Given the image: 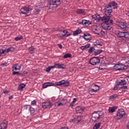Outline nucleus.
Returning <instances> with one entry per match:
<instances>
[{"mask_svg": "<svg viewBox=\"0 0 129 129\" xmlns=\"http://www.w3.org/2000/svg\"><path fill=\"white\" fill-rule=\"evenodd\" d=\"M12 70L13 71H16V70H21V67L20 66H19V64H16L15 65H14V67H12Z\"/></svg>", "mask_w": 129, "mask_h": 129, "instance_id": "29", "label": "nucleus"}, {"mask_svg": "<svg viewBox=\"0 0 129 129\" xmlns=\"http://www.w3.org/2000/svg\"><path fill=\"white\" fill-rule=\"evenodd\" d=\"M102 27L104 30L105 31H109L111 30L112 26L110 25V23L107 22V23H103L101 24Z\"/></svg>", "mask_w": 129, "mask_h": 129, "instance_id": "7", "label": "nucleus"}, {"mask_svg": "<svg viewBox=\"0 0 129 129\" xmlns=\"http://www.w3.org/2000/svg\"><path fill=\"white\" fill-rule=\"evenodd\" d=\"M102 52V50L97 49L94 51L93 54L94 55V56H97V55H99Z\"/></svg>", "mask_w": 129, "mask_h": 129, "instance_id": "32", "label": "nucleus"}, {"mask_svg": "<svg viewBox=\"0 0 129 129\" xmlns=\"http://www.w3.org/2000/svg\"><path fill=\"white\" fill-rule=\"evenodd\" d=\"M126 84V81L125 80L123 79L121 80L120 81L117 83V85H125Z\"/></svg>", "mask_w": 129, "mask_h": 129, "instance_id": "30", "label": "nucleus"}, {"mask_svg": "<svg viewBox=\"0 0 129 129\" xmlns=\"http://www.w3.org/2000/svg\"><path fill=\"white\" fill-rule=\"evenodd\" d=\"M97 17V15H93L92 16V18L93 19H95V18H96Z\"/></svg>", "mask_w": 129, "mask_h": 129, "instance_id": "61", "label": "nucleus"}, {"mask_svg": "<svg viewBox=\"0 0 129 129\" xmlns=\"http://www.w3.org/2000/svg\"><path fill=\"white\" fill-rule=\"evenodd\" d=\"M29 111H30L31 114H34L35 113V109L34 108L30 107L29 109Z\"/></svg>", "mask_w": 129, "mask_h": 129, "instance_id": "41", "label": "nucleus"}, {"mask_svg": "<svg viewBox=\"0 0 129 129\" xmlns=\"http://www.w3.org/2000/svg\"><path fill=\"white\" fill-rule=\"evenodd\" d=\"M110 19V17L103 16L102 17L101 21L104 22V23H109Z\"/></svg>", "mask_w": 129, "mask_h": 129, "instance_id": "21", "label": "nucleus"}, {"mask_svg": "<svg viewBox=\"0 0 129 129\" xmlns=\"http://www.w3.org/2000/svg\"><path fill=\"white\" fill-rule=\"evenodd\" d=\"M44 3H37L36 6L35 7V13L36 15H39L40 12H41V10H42V8H43V5Z\"/></svg>", "mask_w": 129, "mask_h": 129, "instance_id": "6", "label": "nucleus"}, {"mask_svg": "<svg viewBox=\"0 0 129 129\" xmlns=\"http://www.w3.org/2000/svg\"><path fill=\"white\" fill-rule=\"evenodd\" d=\"M103 112L101 111L93 112L90 122H91V123H94V122H96V121H99L101 118H103Z\"/></svg>", "mask_w": 129, "mask_h": 129, "instance_id": "1", "label": "nucleus"}, {"mask_svg": "<svg viewBox=\"0 0 129 129\" xmlns=\"http://www.w3.org/2000/svg\"><path fill=\"white\" fill-rule=\"evenodd\" d=\"M66 34H67V30H61L60 31V37L61 38H63V37H66Z\"/></svg>", "mask_w": 129, "mask_h": 129, "instance_id": "23", "label": "nucleus"}, {"mask_svg": "<svg viewBox=\"0 0 129 129\" xmlns=\"http://www.w3.org/2000/svg\"><path fill=\"white\" fill-rule=\"evenodd\" d=\"M116 25L118 27H119L121 29H126V23L122 22L121 21H118L116 22Z\"/></svg>", "mask_w": 129, "mask_h": 129, "instance_id": "12", "label": "nucleus"}, {"mask_svg": "<svg viewBox=\"0 0 129 129\" xmlns=\"http://www.w3.org/2000/svg\"><path fill=\"white\" fill-rule=\"evenodd\" d=\"M71 33L67 31V33L66 34V37H69V36H71Z\"/></svg>", "mask_w": 129, "mask_h": 129, "instance_id": "55", "label": "nucleus"}, {"mask_svg": "<svg viewBox=\"0 0 129 129\" xmlns=\"http://www.w3.org/2000/svg\"><path fill=\"white\" fill-rule=\"evenodd\" d=\"M71 121L72 122H74V123L75 122L79 123V122L81 121V117L80 116H77L76 117V118L71 119Z\"/></svg>", "mask_w": 129, "mask_h": 129, "instance_id": "14", "label": "nucleus"}, {"mask_svg": "<svg viewBox=\"0 0 129 129\" xmlns=\"http://www.w3.org/2000/svg\"><path fill=\"white\" fill-rule=\"evenodd\" d=\"M100 124L101 123L100 122L97 123L95 124V125L93 126V129H98L99 127H100Z\"/></svg>", "mask_w": 129, "mask_h": 129, "instance_id": "37", "label": "nucleus"}, {"mask_svg": "<svg viewBox=\"0 0 129 129\" xmlns=\"http://www.w3.org/2000/svg\"><path fill=\"white\" fill-rule=\"evenodd\" d=\"M60 129H69L67 126H64L61 127Z\"/></svg>", "mask_w": 129, "mask_h": 129, "instance_id": "63", "label": "nucleus"}, {"mask_svg": "<svg viewBox=\"0 0 129 129\" xmlns=\"http://www.w3.org/2000/svg\"><path fill=\"white\" fill-rule=\"evenodd\" d=\"M94 88L91 89L90 92H97L99 90V86L97 85H94L93 86Z\"/></svg>", "mask_w": 129, "mask_h": 129, "instance_id": "22", "label": "nucleus"}, {"mask_svg": "<svg viewBox=\"0 0 129 129\" xmlns=\"http://www.w3.org/2000/svg\"><path fill=\"white\" fill-rule=\"evenodd\" d=\"M54 85H55V84L53 83L46 82V83H44L42 85V87L43 88H47V87H48V86H54Z\"/></svg>", "mask_w": 129, "mask_h": 129, "instance_id": "17", "label": "nucleus"}, {"mask_svg": "<svg viewBox=\"0 0 129 129\" xmlns=\"http://www.w3.org/2000/svg\"><path fill=\"white\" fill-rule=\"evenodd\" d=\"M74 106V103L73 102H72L70 104V107H73Z\"/></svg>", "mask_w": 129, "mask_h": 129, "instance_id": "54", "label": "nucleus"}, {"mask_svg": "<svg viewBox=\"0 0 129 129\" xmlns=\"http://www.w3.org/2000/svg\"><path fill=\"white\" fill-rule=\"evenodd\" d=\"M60 101H62V105H65L67 103V100L66 99H62Z\"/></svg>", "mask_w": 129, "mask_h": 129, "instance_id": "47", "label": "nucleus"}, {"mask_svg": "<svg viewBox=\"0 0 129 129\" xmlns=\"http://www.w3.org/2000/svg\"><path fill=\"white\" fill-rule=\"evenodd\" d=\"M121 88V89H127V86H123Z\"/></svg>", "mask_w": 129, "mask_h": 129, "instance_id": "58", "label": "nucleus"}, {"mask_svg": "<svg viewBox=\"0 0 129 129\" xmlns=\"http://www.w3.org/2000/svg\"><path fill=\"white\" fill-rule=\"evenodd\" d=\"M102 17H100L99 15H97V19H96V22H99V21H101Z\"/></svg>", "mask_w": 129, "mask_h": 129, "instance_id": "45", "label": "nucleus"}, {"mask_svg": "<svg viewBox=\"0 0 129 129\" xmlns=\"http://www.w3.org/2000/svg\"><path fill=\"white\" fill-rule=\"evenodd\" d=\"M58 46L60 49H62L63 48V46H62V44H58Z\"/></svg>", "mask_w": 129, "mask_h": 129, "instance_id": "60", "label": "nucleus"}, {"mask_svg": "<svg viewBox=\"0 0 129 129\" xmlns=\"http://www.w3.org/2000/svg\"><path fill=\"white\" fill-rule=\"evenodd\" d=\"M22 39H23V36H17L15 37V41H20V40H22Z\"/></svg>", "mask_w": 129, "mask_h": 129, "instance_id": "44", "label": "nucleus"}, {"mask_svg": "<svg viewBox=\"0 0 129 129\" xmlns=\"http://www.w3.org/2000/svg\"><path fill=\"white\" fill-rule=\"evenodd\" d=\"M118 97V95L117 94H114L110 96L109 99L111 100V101H113L115 99V98H117Z\"/></svg>", "mask_w": 129, "mask_h": 129, "instance_id": "33", "label": "nucleus"}, {"mask_svg": "<svg viewBox=\"0 0 129 129\" xmlns=\"http://www.w3.org/2000/svg\"><path fill=\"white\" fill-rule=\"evenodd\" d=\"M21 75V74L19 73V72H15V71H13V75Z\"/></svg>", "mask_w": 129, "mask_h": 129, "instance_id": "48", "label": "nucleus"}, {"mask_svg": "<svg viewBox=\"0 0 129 129\" xmlns=\"http://www.w3.org/2000/svg\"><path fill=\"white\" fill-rule=\"evenodd\" d=\"M53 106V104L49 101H46L42 103L43 108H51Z\"/></svg>", "mask_w": 129, "mask_h": 129, "instance_id": "10", "label": "nucleus"}, {"mask_svg": "<svg viewBox=\"0 0 129 129\" xmlns=\"http://www.w3.org/2000/svg\"><path fill=\"white\" fill-rule=\"evenodd\" d=\"M49 30H50V29H49L48 28H46L45 29H44V31H45V32H49Z\"/></svg>", "mask_w": 129, "mask_h": 129, "instance_id": "64", "label": "nucleus"}, {"mask_svg": "<svg viewBox=\"0 0 129 129\" xmlns=\"http://www.w3.org/2000/svg\"><path fill=\"white\" fill-rule=\"evenodd\" d=\"M77 101V99L76 98H75L73 99V100L72 101L73 103H75Z\"/></svg>", "mask_w": 129, "mask_h": 129, "instance_id": "59", "label": "nucleus"}, {"mask_svg": "<svg viewBox=\"0 0 129 129\" xmlns=\"http://www.w3.org/2000/svg\"><path fill=\"white\" fill-rule=\"evenodd\" d=\"M14 49L13 47H11L9 48H8L7 49H2V52H1V54H7V53H9V52L12 51V49Z\"/></svg>", "mask_w": 129, "mask_h": 129, "instance_id": "28", "label": "nucleus"}, {"mask_svg": "<svg viewBox=\"0 0 129 129\" xmlns=\"http://www.w3.org/2000/svg\"><path fill=\"white\" fill-rule=\"evenodd\" d=\"M111 13H112V9H104V14L107 17H111Z\"/></svg>", "mask_w": 129, "mask_h": 129, "instance_id": "15", "label": "nucleus"}, {"mask_svg": "<svg viewBox=\"0 0 129 129\" xmlns=\"http://www.w3.org/2000/svg\"><path fill=\"white\" fill-rule=\"evenodd\" d=\"M30 107H31V105H26L25 106H24L25 109H28V108L30 109Z\"/></svg>", "mask_w": 129, "mask_h": 129, "instance_id": "49", "label": "nucleus"}, {"mask_svg": "<svg viewBox=\"0 0 129 129\" xmlns=\"http://www.w3.org/2000/svg\"><path fill=\"white\" fill-rule=\"evenodd\" d=\"M63 84V80L57 82L55 83V85H56L57 86H62Z\"/></svg>", "mask_w": 129, "mask_h": 129, "instance_id": "39", "label": "nucleus"}, {"mask_svg": "<svg viewBox=\"0 0 129 129\" xmlns=\"http://www.w3.org/2000/svg\"><path fill=\"white\" fill-rule=\"evenodd\" d=\"M95 51V47L94 46H92L88 50V53H91L92 52H94Z\"/></svg>", "mask_w": 129, "mask_h": 129, "instance_id": "38", "label": "nucleus"}, {"mask_svg": "<svg viewBox=\"0 0 129 129\" xmlns=\"http://www.w3.org/2000/svg\"><path fill=\"white\" fill-rule=\"evenodd\" d=\"M7 62L2 63V64H1V66H2L3 67H6V66H7Z\"/></svg>", "mask_w": 129, "mask_h": 129, "instance_id": "56", "label": "nucleus"}, {"mask_svg": "<svg viewBox=\"0 0 129 129\" xmlns=\"http://www.w3.org/2000/svg\"><path fill=\"white\" fill-rule=\"evenodd\" d=\"M55 106H61V105H63V102L60 101V103L59 102H56L55 104Z\"/></svg>", "mask_w": 129, "mask_h": 129, "instance_id": "43", "label": "nucleus"}, {"mask_svg": "<svg viewBox=\"0 0 129 129\" xmlns=\"http://www.w3.org/2000/svg\"><path fill=\"white\" fill-rule=\"evenodd\" d=\"M84 36V39H85L86 41L89 42V41L91 40V35H90L89 33H85Z\"/></svg>", "mask_w": 129, "mask_h": 129, "instance_id": "18", "label": "nucleus"}, {"mask_svg": "<svg viewBox=\"0 0 129 129\" xmlns=\"http://www.w3.org/2000/svg\"><path fill=\"white\" fill-rule=\"evenodd\" d=\"M4 93H5V94H8L9 93V91L4 90Z\"/></svg>", "mask_w": 129, "mask_h": 129, "instance_id": "62", "label": "nucleus"}, {"mask_svg": "<svg viewBox=\"0 0 129 129\" xmlns=\"http://www.w3.org/2000/svg\"><path fill=\"white\" fill-rule=\"evenodd\" d=\"M76 110L77 111H80V110H81V108L80 107H77L76 108Z\"/></svg>", "mask_w": 129, "mask_h": 129, "instance_id": "53", "label": "nucleus"}, {"mask_svg": "<svg viewBox=\"0 0 129 129\" xmlns=\"http://www.w3.org/2000/svg\"><path fill=\"white\" fill-rule=\"evenodd\" d=\"M70 85V82L68 81L62 80V86L63 87H68Z\"/></svg>", "mask_w": 129, "mask_h": 129, "instance_id": "25", "label": "nucleus"}, {"mask_svg": "<svg viewBox=\"0 0 129 129\" xmlns=\"http://www.w3.org/2000/svg\"><path fill=\"white\" fill-rule=\"evenodd\" d=\"M54 66H55V68H58V69H64L66 67L65 64L60 63H55Z\"/></svg>", "mask_w": 129, "mask_h": 129, "instance_id": "16", "label": "nucleus"}, {"mask_svg": "<svg viewBox=\"0 0 129 129\" xmlns=\"http://www.w3.org/2000/svg\"><path fill=\"white\" fill-rule=\"evenodd\" d=\"M81 50H86V47H85V45L83 46H81Z\"/></svg>", "mask_w": 129, "mask_h": 129, "instance_id": "57", "label": "nucleus"}, {"mask_svg": "<svg viewBox=\"0 0 129 129\" xmlns=\"http://www.w3.org/2000/svg\"><path fill=\"white\" fill-rule=\"evenodd\" d=\"M110 5H111V7H113V9L114 10H116L117 8L118 7V5L117 4L116 2L112 1L110 2Z\"/></svg>", "mask_w": 129, "mask_h": 129, "instance_id": "20", "label": "nucleus"}, {"mask_svg": "<svg viewBox=\"0 0 129 129\" xmlns=\"http://www.w3.org/2000/svg\"><path fill=\"white\" fill-rule=\"evenodd\" d=\"M89 62L91 65H98V64L100 63V59L97 57H94L90 59Z\"/></svg>", "mask_w": 129, "mask_h": 129, "instance_id": "5", "label": "nucleus"}, {"mask_svg": "<svg viewBox=\"0 0 129 129\" xmlns=\"http://www.w3.org/2000/svg\"><path fill=\"white\" fill-rule=\"evenodd\" d=\"M104 10H112V9H111V5H110V2L108 4V5H106L105 7Z\"/></svg>", "mask_w": 129, "mask_h": 129, "instance_id": "40", "label": "nucleus"}, {"mask_svg": "<svg viewBox=\"0 0 129 129\" xmlns=\"http://www.w3.org/2000/svg\"><path fill=\"white\" fill-rule=\"evenodd\" d=\"M82 32V30H81V29H78L73 32V35L77 36V35H79V34H81Z\"/></svg>", "mask_w": 129, "mask_h": 129, "instance_id": "26", "label": "nucleus"}, {"mask_svg": "<svg viewBox=\"0 0 129 129\" xmlns=\"http://www.w3.org/2000/svg\"><path fill=\"white\" fill-rule=\"evenodd\" d=\"M118 86H119V85H117V83L116 85L114 87L113 90H117V89H118Z\"/></svg>", "mask_w": 129, "mask_h": 129, "instance_id": "50", "label": "nucleus"}, {"mask_svg": "<svg viewBox=\"0 0 129 129\" xmlns=\"http://www.w3.org/2000/svg\"><path fill=\"white\" fill-rule=\"evenodd\" d=\"M85 11L83 9H78L76 10V14L77 15H83V14H85Z\"/></svg>", "mask_w": 129, "mask_h": 129, "instance_id": "24", "label": "nucleus"}, {"mask_svg": "<svg viewBox=\"0 0 129 129\" xmlns=\"http://www.w3.org/2000/svg\"><path fill=\"white\" fill-rule=\"evenodd\" d=\"M26 87V85L25 84H20L18 86V90H22L23 88Z\"/></svg>", "mask_w": 129, "mask_h": 129, "instance_id": "36", "label": "nucleus"}, {"mask_svg": "<svg viewBox=\"0 0 129 129\" xmlns=\"http://www.w3.org/2000/svg\"><path fill=\"white\" fill-rule=\"evenodd\" d=\"M27 73H28L26 71H24L22 73L20 74V75L25 76V75H26V74H27Z\"/></svg>", "mask_w": 129, "mask_h": 129, "instance_id": "52", "label": "nucleus"}, {"mask_svg": "<svg viewBox=\"0 0 129 129\" xmlns=\"http://www.w3.org/2000/svg\"><path fill=\"white\" fill-rule=\"evenodd\" d=\"M117 36L119 37V38H129V33L127 32L118 31L117 33Z\"/></svg>", "mask_w": 129, "mask_h": 129, "instance_id": "4", "label": "nucleus"}, {"mask_svg": "<svg viewBox=\"0 0 129 129\" xmlns=\"http://www.w3.org/2000/svg\"><path fill=\"white\" fill-rule=\"evenodd\" d=\"M33 10V7L31 5L29 6L25 7L20 9V14L21 15H25V17L28 16V14H29L30 12Z\"/></svg>", "mask_w": 129, "mask_h": 129, "instance_id": "2", "label": "nucleus"}, {"mask_svg": "<svg viewBox=\"0 0 129 129\" xmlns=\"http://www.w3.org/2000/svg\"><path fill=\"white\" fill-rule=\"evenodd\" d=\"M124 67L125 66L122 63H118L114 65L113 67V69L115 70H118V71H122V70H124Z\"/></svg>", "mask_w": 129, "mask_h": 129, "instance_id": "9", "label": "nucleus"}, {"mask_svg": "<svg viewBox=\"0 0 129 129\" xmlns=\"http://www.w3.org/2000/svg\"><path fill=\"white\" fill-rule=\"evenodd\" d=\"M86 47V49H88V48H90V43H87L85 45Z\"/></svg>", "mask_w": 129, "mask_h": 129, "instance_id": "51", "label": "nucleus"}, {"mask_svg": "<svg viewBox=\"0 0 129 129\" xmlns=\"http://www.w3.org/2000/svg\"><path fill=\"white\" fill-rule=\"evenodd\" d=\"M125 115V112L123 109H120L118 110V112L116 114V117L117 119H121Z\"/></svg>", "mask_w": 129, "mask_h": 129, "instance_id": "8", "label": "nucleus"}, {"mask_svg": "<svg viewBox=\"0 0 129 129\" xmlns=\"http://www.w3.org/2000/svg\"><path fill=\"white\" fill-rule=\"evenodd\" d=\"M55 67L54 66H50L46 69L45 71L47 72V73H49V72L51 71V69H53V68H55Z\"/></svg>", "mask_w": 129, "mask_h": 129, "instance_id": "35", "label": "nucleus"}, {"mask_svg": "<svg viewBox=\"0 0 129 129\" xmlns=\"http://www.w3.org/2000/svg\"><path fill=\"white\" fill-rule=\"evenodd\" d=\"M115 109H116V107H110L108 109V111L109 113H113L115 111Z\"/></svg>", "mask_w": 129, "mask_h": 129, "instance_id": "27", "label": "nucleus"}, {"mask_svg": "<svg viewBox=\"0 0 129 129\" xmlns=\"http://www.w3.org/2000/svg\"><path fill=\"white\" fill-rule=\"evenodd\" d=\"M92 31L97 35H100V33L102 32V30L99 29L96 25L92 26Z\"/></svg>", "mask_w": 129, "mask_h": 129, "instance_id": "11", "label": "nucleus"}, {"mask_svg": "<svg viewBox=\"0 0 129 129\" xmlns=\"http://www.w3.org/2000/svg\"><path fill=\"white\" fill-rule=\"evenodd\" d=\"M94 46H102V42L100 40H97L94 42Z\"/></svg>", "mask_w": 129, "mask_h": 129, "instance_id": "31", "label": "nucleus"}, {"mask_svg": "<svg viewBox=\"0 0 129 129\" xmlns=\"http://www.w3.org/2000/svg\"><path fill=\"white\" fill-rule=\"evenodd\" d=\"M29 50L30 54H34V53H35V50H36V48L33 46H31L29 48Z\"/></svg>", "mask_w": 129, "mask_h": 129, "instance_id": "34", "label": "nucleus"}, {"mask_svg": "<svg viewBox=\"0 0 129 129\" xmlns=\"http://www.w3.org/2000/svg\"><path fill=\"white\" fill-rule=\"evenodd\" d=\"M60 0H49L47 3V8L51 10L53 7V6H56L58 7V5H60Z\"/></svg>", "mask_w": 129, "mask_h": 129, "instance_id": "3", "label": "nucleus"}, {"mask_svg": "<svg viewBox=\"0 0 129 129\" xmlns=\"http://www.w3.org/2000/svg\"><path fill=\"white\" fill-rule=\"evenodd\" d=\"M8 127V122H3L0 123V129H7Z\"/></svg>", "mask_w": 129, "mask_h": 129, "instance_id": "19", "label": "nucleus"}, {"mask_svg": "<svg viewBox=\"0 0 129 129\" xmlns=\"http://www.w3.org/2000/svg\"><path fill=\"white\" fill-rule=\"evenodd\" d=\"M36 103H37V100H34L31 101L32 105H36Z\"/></svg>", "mask_w": 129, "mask_h": 129, "instance_id": "46", "label": "nucleus"}, {"mask_svg": "<svg viewBox=\"0 0 129 129\" xmlns=\"http://www.w3.org/2000/svg\"><path fill=\"white\" fill-rule=\"evenodd\" d=\"M92 22L89 20H83L82 22L79 23V25H83V26H89L91 25Z\"/></svg>", "mask_w": 129, "mask_h": 129, "instance_id": "13", "label": "nucleus"}, {"mask_svg": "<svg viewBox=\"0 0 129 129\" xmlns=\"http://www.w3.org/2000/svg\"><path fill=\"white\" fill-rule=\"evenodd\" d=\"M72 56V55H71V54L67 53V54L64 55L63 58H64L65 59H66V58H71Z\"/></svg>", "mask_w": 129, "mask_h": 129, "instance_id": "42", "label": "nucleus"}]
</instances>
